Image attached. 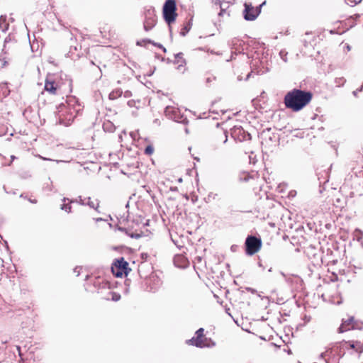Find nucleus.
<instances>
[{"mask_svg":"<svg viewBox=\"0 0 363 363\" xmlns=\"http://www.w3.org/2000/svg\"><path fill=\"white\" fill-rule=\"evenodd\" d=\"M8 28V24L6 23V17L1 16L0 17V29L2 31H6Z\"/></svg>","mask_w":363,"mask_h":363,"instance_id":"16","label":"nucleus"},{"mask_svg":"<svg viewBox=\"0 0 363 363\" xmlns=\"http://www.w3.org/2000/svg\"><path fill=\"white\" fill-rule=\"evenodd\" d=\"M264 4H265V1H264V2H263V3L260 5V6H262V5H264Z\"/></svg>","mask_w":363,"mask_h":363,"instance_id":"41","label":"nucleus"},{"mask_svg":"<svg viewBox=\"0 0 363 363\" xmlns=\"http://www.w3.org/2000/svg\"><path fill=\"white\" fill-rule=\"evenodd\" d=\"M360 1L361 0H345V2L347 5L350 6H354Z\"/></svg>","mask_w":363,"mask_h":363,"instance_id":"21","label":"nucleus"},{"mask_svg":"<svg viewBox=\"0 0 363 363\" xmlns=\"http://www.w3.org/2000/svg\"><path fill=\"white\" fill-rule=\"evenodd\" d=\"M186 343L199 348L213 347L216 345V342L211 338L205 337L204 329L202 328L197 330L195 335L186 340Z\"/></svg>","mask_w":363,"mask_h":363,"instance_id":"3","label":"nucleus"},{"mask_svg":"<svg viewBox=\"0 0 363 363\" xmlns=\"http://www.w3.org/2000/svg\"><path fill=\"white\" fill-rule=\"evenodd\" d=\"M215 4L218 5L219 8L220 9V12L218 13L219 16H222L225 13L228 14V16H229V13L227 12V9L228 8V5L226 3H221L220 1H218V2L216 1Z\"/></svg>","mask_w":363,"mask_h":363,"instance_id":"12","label":"nucleus"},{"mask_svg":"<svg viewBox=\"0 0 363 363\" xmlns=\"http://www.w3.org/2000/svg\"><path fill=\"white\" fill-rule=\"evenodd\" d=\"M61 208L68 213L70 212V211H71V206H69V204H67V203H63L61 206Z\"/></svg>","mask_w":363,"mask_h":363,"instance_id":"23","label":"nucleus"},{"mask_svg":"<svg viewBox=\"0 0 363 363\" xmlns=\"http://www.w3.org/2000/svg\"><path fill=\"white\" fill-rule=\"evenodd\" d=\"M284 51H281V52H279V55H280V56H281V59H282L284 62H287L286 53H285V54L284 55Z\"/></svg>","mask_w":363,"mask_h":363,"instance_id":"26","label":"nucleus"},{"mask_svg":"<svg viewBox=\"0 0 363 363\" xmlns=\"http://www.w3.org/2000/svg\"><path fill=\"white\" fill-rule=\"evenodd\" d=\"M173 262H174V265L177 267L181 268L182 267V255H176L174 257Z\"/></svg>","mask_w":363,"mask_h":363,"instance_id":"17","label":"nucleus"},{"mask_svg":"<svg viewBox=\"0 0 363 363\" xmlns=\"http://www.w3.org/2000/svg\"><path fill=\"white\" fill-rule=\"evenodd\" d=\"M38 157H39L40 159L43 160H51L50 159H48V158L40 156V155H38Z\"/></svg>","mask_w":363,"mask_h":363,"instance_id":"29","label":"nucleus"},{"mask_svg":"<svg viewBox=\"0 0 363 363\" xmlns=\"http://www.w3.org/2000/svg\"><path fill=\"white\" fill-rule=\"evenodd\" d=\"M346 82V79L344 77H338L335 79V84L337 86H343Z\"/></svg>","mask_w":363,"mask_h":363,"instance_id":"19","label":"nucleus"},{"mask_svg":"<svg viewBox=\"0 0 363 363\" xmlns=\"http://www.w3.org/2000/svg\"><path fill=\"white\" fill-rule=\"evenodd\" d=\"M260 10L254 9L251 5L245 4L244 18L247 21H254L259 15Z\"/></svg>","mask_w":363,"mask_h":363,"instance_id":"8","label":"nucleus"},{"mask_svg":"<svg viewBox=\"0 0 363 363\" xmlns=\"http://www.w3.org/2000/svg\"><path fill=\"white\" fill-rule=\"evenodd\" d=\"M182 123H183V124H185L187 123V121L186 120V118L185 119L183 118Z\"/></svg>","mask_w":363,"mask_h":363,"instance_id":"35","label":"nucleus"},{"mask_svg":"<svg viewBox=\"0 0 363 363\" xmlns=\"http://www.w3.org/2000/svg\"><path fill=\"white\" fill-rule=\"evenodd\" d=\"M362 90H363V85L362 86H360L359 89H357V91H359V92L362 91Z\"/></svg>","mask_w":363,"mask_h":363,"instance_id":"34","label":"nucleus"},{"mask_svg":"<svg viewBox=\"0 0 363 363\" xmlns=\"http://www.w3.org/2000/svg\"><path fill=\"white\" fill-rule=\"evenodd\" d=\"M128 262L123 258L115 261L111 267L112 272L118 277L127 274Z\"/></svg>","mask_w":363,"mask_h":363,"instance_id":"6","label":"nucleus"},{"mask_svg":"<svg viewBox=\"0 0 363 363\" xmlns=\"http://www.w3.org/2000/svg\"><path fill=\"white\" fill-rule=\"evenodd\" d=\"M350 347L355 350L356 352L362 353L363 352V345L360 342H349Z\"/></svg>","mask_w":363,"mask_h":363,"instance_id":"13","label":"nucleus"},{"mask_svg":"<svg viewBox=\"0 0 363 363\" xmlns=\"http://www.w3.org/2000/svg\"><path fill=\"white\" fill-rule=\"evenodd\" d=\"M121 298V295L118 294H116V293H113L112 294V300L115 301H117L118 300H120Z\"/></svg>","mask_w":363,"mask_h":363,"instance_id":"24","label":"nucleus"},{"mask_svg":"<svg viewBox=\"0 0 363 363\" xmlns=\"http://www.w3.org/2000/svg\"><path fill=\"white\" fill-rule=\"evenodd\" d=\"M331 353V350L330 349L329 350H327L326 351H325L324 352H322L320 354V358H322V359H325L326 357H328L329 355V354Z\"/></svg>","mask_w":363,"mask_h":363,"instance_id":"22","label":"nucleus"},{"mask_svg":"<svg viewBox=\"0 0 363 363\" xmlns=\"http://www.w3.org/2000/svg\"><path fill=\"white\" fill-rule=\"evenodd\" d=\"M224 135H225V140L223 141V143H225L227 142V140H228V136H227L225 132L224 133Z\"/></svg>","mask_w":363,"mask_h":363,"instance_id":"30","label":"nucleus"},{"mask_svg":"<svg viewBox=\"0 0 363 363\" xmlns=\"http://www.w3.org/2000/svg\"><path fill=\"white\" fill-rule=\"evenodd\" d=\"M80 203L83 205H88L91 208L97 209L99 204L97 200H91V198H85L82 199L81 197H79Z\"/></svg>","mask_w":363,"mask_h":363,"instance_id":"11","label":"nucleus"},{"mask_svg":"<svg viewBox=\"0 0 363 363\" xmlns=\"http://www.w3.org/2000/svg\"><path fill=\"white\" fill-rule=\"evenodd\" d=\"M346 49L347 51H350L351 50V47L350 45H346Z\"/></svg>","mask_w":363,"mask_h":363,"instance_id":"33","label":"nucleus"},{"mask_svg":"<svg viewBox=\"0 0 363 363\" xmlns=\"http://www.w3.org/2000/svg\"><path fill=\"white\" fill-rule=\"evenodd\" d=\"M358 92H359V91H357V90L354 91L352 92V94H353V95H354V96H357Z\"/></svg>","mask_w":363,"mask_h":363,"instance_id":"31","label":"nucleus"},{"mask_svg":"<svg viewBox=\"0 0 363 363\" xmlns=\"http://www.w3.org/2000/svg\"><path fill=\"white\" fill-rule=\"evenodd\" d=\"M6 64H7V62L5 60V59L1 58L0 57V69L4 67Z\"/></svg>","mask_w":363,"mask_h":363,"instance_id":"25","label":"nucleus"},{"mask_svg":"<svg viewBox=\"0 0 363 363\" xmlns=\"http://www.w3.org/2000/svg\"><path fill=\"white\" fill-rule=\"evenodd\" d=\"M216 196H217V194H214V195H213V194L211 193V194H208V200H210V199H211L212 196H213V199H214Z\"/></svg>","mask_w":363,"mask_h":363,"instance_id":"28","label":"nucleus"},{"mask_svg":"<svg viewBox=\"0 0 363 363\" xmlns=\"http://www.w3.org/2000/svg\"><path fill=\"white\" fill-rule=\"evenodd\" d=\"M57 89V84L51 79L47 78L45 84V90L52 94H55Z\"/></svg>","mask_w":363,"mask_h":363,"instance_id":"9","label":"nucleus"},{"mask_svg":"<svg viewBox=\"0 0 363 363\" xmlns=\"http://www.w3.org/2000/svg\"><path fill=\"white\" fill-rule=\"evenodd\" d=\"M76 103V99L71 96L68 98L66 104H61L57 107V117L60 124L68 126L73 121L80 110L79 108L75 106Z\"/></svg>","mask_w":363,"mask_h":363,"instance_id":"2","label":"nucleus"},{"mask_svg":"<svg viewBox=\"0 0 363 363\" xmlns=\"http://www.w3.org/2000/svg\"><path fill=\"white\" fill-rule=\"evenodd\" d=\"M30 201L33 203H35L37 202L36 200H30Z\"/></svg>","mask_w":363,"mask_h":363,"instance_id":"36","label":"nucleus"},{"mask_svg":"<svg viewBox=\"0 0 363 363\" xmlns=\"http://www.w3.org/2000/svg\"><path fill=\"white\" fill-rule=\"evenodd\" d=\"M353 320V317H350L347 320H343L341 325L338 328V332L340 333H342L345 331L352 329L353 328V326L352 325Z\"/></svg>","mask_w":363,"mask_h":363,"instance_id":"10","label":"nucleus"},{"mask_svg":"<svg viewBox=\"0 0 363 363\" xmlns=\"http://www.w3.org/2000/svg\"><path fill=\"white\" fill-rule=\"evenodd\" d=\"M182 262H183V268L185 267V262H186V259L184 258V256L183 255V259H182Z\"/></svg>","mask_w":363,"mask_h":363,"instance_id":"32","label":"nucleus"},{"mask_svg":"<svg viewBox=\"0 0 363 363\" xmlns=\"http://www.w3.org/2000/svg\"><path fill=\"white\" fill-rule=\"evenodd\" d=\"M134 104L135 102L133 101H128V105L130 107L133 106H134Z\"/></svg>","mask_w":363,"mask_h":363,"instance_id":"27","label":"nucleus"},{"mask_svg":"<svg viewBox=\"0 0 363 363\" xmlns=\"http://www.w3.org/2000/svg\"><path fill=\"white\" fill-rule=\"evenodd\" d=\"M15 156H11V160H13L15 159Z\"/></svg>","mask_w":363,"mask_h":363,"instance_id":"38","label":"nucleus"},{"mask_svg":"<svg viewBox=\"0 0 363 363\" xmlns=\"http://www.w3.org/2000/svg\"><path fill=\"white\" fill-rule=\"evenodd\" d=\"M280 274H281V276L285 277V274H284V272H281Z\"/></svg>","mask_w":363,"mask_h":363,"instance_id":"37","label":"nucleus"},{"mask_svg":"<svg viewBox=\"0 0 363 363\" xmlns=\"http://www.w3.org/2000/svg\"><path fill=\"white\" fill-rule=\"evenodd\" d=\"M165 115L170 119L180 123V119L182 118V115L180 113V110L177 107L168 106L165 108Z\"/></svg>","mask_w":363,"mask_h":363,"instance_id":"7","label":"nucleus"},{"mask_svg":"<svg viewBox=\"0 0 363 363\" xmlns=\"http://www.w3.org/2000/svg\"><path fill=\"white\" fill-rule=\"evenodd\" d=\"M192 18L193 17L191 16L189 20V22L185 26L183 27V33H182L183 36L185 35V34L190 30V29L191 28V25H192L191 23V21H192Z\"/></svg>","mask_w":363,"mask_h":363,"instance_id":"18","label":"nucleus"},{"mask_svg":"<svg viewBox=\"0 0 363 363\" xmlns=\"http://www.w3.org/2000/svg\"><path fill=\"white\" fill-rule=\"evenodd\" d=\"M122 91L120 89H117L116 90H113L109 94V99L111 100L116 99L119 96L122 95Z\"/></svg>","mask_w":363,"mask_h":363,"instance_id":"15","label":"nucleus"},{"mask_svg":"<svg viewBox=\"0 0 363 363\" xmlns=\"http://www.w3.org/2000/svg\"><path fill=\"white\" fill-rule=\"evenodd\" d=\"M177 16L175 1L167 0L163 6V16L165 21L170 25L174 22Z\"/></svg>","mask_w":363,"mask_h":363,"instance_id":"4","label":"nucleus"},{"mask_svg":"<svg viewBox=\"0 0 363 363\" xmlns=\"http://www.w3.org/2000/svg\"><path fill=\"white\" fill-rule=\"evenodd\" d=\"M153 152H154V147L152 145H148L145 149V153L148 155H152L153 153Z\"/></svg>","mask_w":363,"mask_h":363,"instance_id":"20","label":"nucleus"},{"mask_svg":"<svg viewBox=\"0 0 363 363\" xmlns=\"http://www.w3.org/2000/svg\"><path fill=\"white\" fill-rule=\"evenodd\" d=\"M185 131H186V133H189V130L187 128L185 129Z\"/></svg>","mask_w":363,"mask_h":363,"instance_id":"39","label":"nucleus"},{"mask_svg":"<svg viewBox=\"0 0 363 363\" xmlns=\"http://www.w3.org/2000/svg\"><path fill=\"white\" fill-rule=\"evenodd\" d=\"M170 236L172 242L175 244V245L180 248V236H179L177 233L174 234L173 230L170 231Z\"/></svg>","mask_w":363,"mask_h":363,"instance_id":"14","label":"nucleus"},{"mask_svg":"<svg viewBox=\"0 0 363 363\" xmlns=\"http://www.w3.org/2000/svg\"><path fill=\"white\" fill-rule=\"evenodd\" d=\"M312 94L301 89H294L284 96L285 106L294 111H298L306 106L311 100Z\"/></svg>","mask_w":363,"mask_h":363,"instance_id":"1","label":"nucleus"},{"mask_svg":"<svg viewBox=\"0 0 363 363\" xmlns=\"http://www.w3.org/2000/svg\"><path fill=\"white\" fill-rule=\"evenodd\" d=\"M178 181H179V182H182V178H179V179H178Z\"/></svg>","mask_w":363,"mask_h":363,"instance_id":"40","label":"nucleus"},{"mask_svg":"<svg viewBox=\"0 0 363 363\" xmlns=\"http://www.w3.org/2000/svg\"><path fill=\"white\" fill-rule=\"evenodd\" d=\"M262 241L255 236H248L245 240V250L248 255H252L258 252L261 247Z\"/></svg>","mask_w":363,"mask_h":363,"instance_id":"5","label":"nucleus"}]
</instances>
